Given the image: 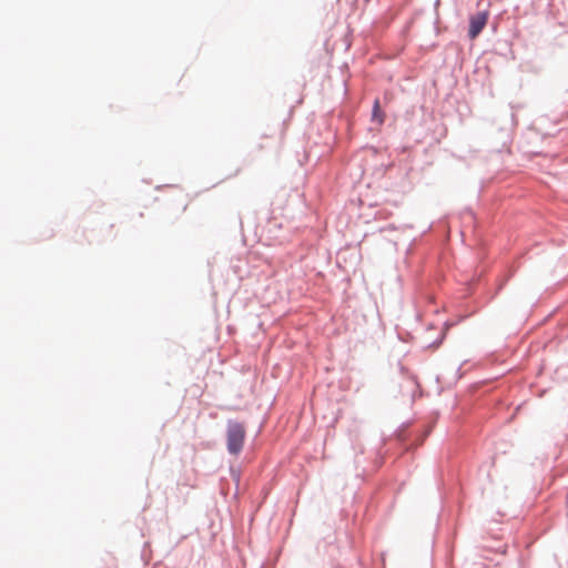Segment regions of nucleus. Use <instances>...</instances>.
<instances>
[{
	"label": "nucleus",
	"mask_w": 568,
	"mask_h": 568,
	"mask_svg": "<svg viewBox=\"0 0 568 568\" xmlns=\"http://www.w3.org/2000/svg\"><path fill=\"white\" fill-rule=\"evenodd\" d=\"M384 113L381 110L379 101L376 99L373 105L372 120L378 125L384 123Z\"/></svg>",
	"instance_id": "nucleus-3"
},
{
	"label": "nucleus",
	"mask_w": 568,
	"mask_h": 568,
	"mask_svg": "<svg viewBox=\"0 0 568 568\" xmlns=\"http://www.w3.org/2000/svg\"><path fill=\"white\" fill-rule=\"evenodd\" d=\"M245 440V428L237 422H229L226 430L227 450L232 455H239Z\"/></svg>",
	"instance_id": "nucleus-1"
},
{
	"label": "nucleus",
	"mask_w": 568,
	"mask_h": 568,
	"mask_svg": "<svg viewBox=\"0 0 568 568\" xmlns=\"http://www.w3.org/2000/svg\"><path fill=\"white\" fill-rule=\"evenodd\" d=\"M488 11H480L469 18L468 37L474 40L479 36L488 22Z\"/></svg>",
	"instance_id": "nucleus-2"
}]
</instances>
